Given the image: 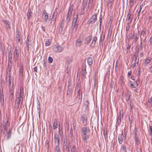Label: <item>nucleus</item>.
I'll use <instances>...</instances> for the list:
<instances>
[{"label": "nucleus", "mask_w": 152, "mask_h": 152, "mask_svg": "<svg viewBox=\"0 0 152 152\" xmlns=\"http://www.w3.org/2000/svg\"><path fill=\"white\" fill-rule=\"evenodd\" d=\"M80 85L78 84L77 86V88L76 89V91L77 90L78 94L77 97L78 98V102L79 103H81L82 98V92L80 91Z\"/></svg>", "instance_id": "2"}, {"label": "nucleus", "mask_w": 152, "mask_h": 152, "mask_svg": "<svg viewBox=\"0 0 152 152\" xmlns=\"http://www.w3.org/2000/svg\"><path fill=\"white\" fill-rule=\"evenodd\" d=\"M93 0H89L88 4V8L89 9V10H91V7L92 6L93 3Z\"/></svg>", "instance_id": "33"}, {"label": "nucleus", "mask_w": 152, "mask_h": 152, "mask_svg": "<svg viewBox=\"0 0 152 152\" xmlns=\"http://www.w3.org/2000/svg\"><path fill=\"white\" fill-rule=\"evenodd\" d=\"M137 129L135 127L134 129V136H137Z\"/></svg>", "instance_id": "62"}, {"label": "nucleus", "mask_w": 152, "mask_h": 152, "mask_svg": "<svg viewBox=\"0 0 152 152\" xmlns=\"http://www.w3.org/2000/svg\"><path fill=\"white\" fill-rule=\"evenodd\" d=\"M89 129L88 128L86 127H83L82 129V134L83 135H87V134L89 132Z\"/></svg>", "instance_id": "15"}, {"label": "nucleus", "mask_w": 152, "mask_h": 152, "mask_svg": "<svg viewBox=\"0 0 152 152\" xmlns=\"http://www.w3.org/2000/svg\"><path fill=\"white\" fill-rule=\"evenodd\" d=\"M97 38L96 36L94 37L92 41L91 44L90 45V46L91 47L94 48L95 45L96 43L97 40Z\"/></svg>", "instance_id": "16"}, {"label": "nucleus", "mask_w": 152, "mask_h": 152, "mask_svg": "<svg viewBox=\"0 0 152 152\" xmlns=\"http://www.w3.org/2000/svg\"><path fill=\"white\" fill-rule=\"evenodd\" d=\"M103 135L104 136V138L105 140L107 138V129H105L104 130V132Z\"/></svg>", "instance_id": "39"}, {"label": "nucleus", "mask_w": 152, "mask_h": 152, "mask_svg": "<svg viewBox=\"0 0 152 152\" xmlns=\"http://www.w3.org/2000/svg\"><path fill=\"white\" fill-rule=\"evenodd\" d=\"M134 137L135 140V144L136 145H137L140 143L139 139L138 137L136 136H134Z\"/></svg>", "instance_id": "37"}, {"label": "nucleus", "mask_w": 152, "mask_h": 152, "mask_svg": "<svg viewBox=\"0 0 152 152\" xmlns=\"http://www.w3.org/2000/svg\"><path fill=\"white\" fill-rule=\"evenodd\" d=\"M32 12L31 10L29 9L27 13V16L28 18V20L30 18L31 16H32Z\"/></svg>", "instance_id": "25"}, {"label": "nucleus", "mask_w": 152, "mask_h": 152, "mask_svg": "<svg viewBox=\"0 0 152 152\" xmlns=\"http://www.w3.org/2000/svg\"><path fill=\"white\" fill-rule=\"evenodd\" d=\"M23 97H21L20 96H18L16 95V101L17 102V103L18 104V107H19L20 104L21 107L23 103Z\"/></svg>", "instance_id": "8"}, {"label": "nucleus", "mask_w": 152, "mask_h": 152, "mask_svg": "<svg viewBox=\"0 0 152 152\" xmlns=\"http://www.w3.org/2000/svg\"><path fill=\"white\" fill-rule=\"evenodd\" d=\"M11 76H9V88L10 89L12 87V84H13V83H12L11 80L10 79Z\"/></svg>", "instance_id": "43"}, {"label": "nucleus", "mask_w": 152, "mask_h": 152, "mask_svg": "<svg viewBox=\"0 0 152 152\" xmlns=\"http://www.w3.org/2000/svg\"><path fill=\"white\" fill-rule=\"evenodd\" d=\"M139 34V31H138L137 34H136L135 35V39H134V42H136L138 39Z\"/></svg>", "instance_id": "46"}, {"label": "nucleus", "mask_w": 152, "mask_h": 152, "mask_svg": "<svg viewBox=\"0 0 152 152\" xmlns=\"http://www.w3.org/2000/svg\"><path fill=\"white\" fill-rule=\"evenodd\" d=\"M121 149L124 151V152H127L126 148V146H123L122 147Z\"/></svg>", "instance_id": "51"}, {"label": "nucleus", "mask_w": 152, "mask_h": 152, "mask_svg": "<svg viewBox=\"0 0 152 152\" xmlns=\"http://www.w3.org/2000/svg\"><path fill=\"white\" fill-rule=\"evenodd\" d=\"M139 49L138 48L133 53V58L134 59V60L136 58H138V55L139 53Z\"/></svg>", "instance_id": "20"}, {"label": "nucleus", "mask_w": 152, "mask_h": 152, "mask_svg": "<svg viewBox=\"0 0 152 152\" xmlns=\"http://www.w3.org/2000/svg\"><path fill=\"white\" fill-rule=\"evenodd\" d=\"M102 15H101L99 18V26H101L102 23Z\"/></svg>", "instance_id": "59"}, {"label": "nucleus", "mask_w": 152, "mask_h": 152, "mask_svg": "<svg viewBox=\"0 0 152 152\" xmlns=\"http://www.w3.org/2000/svg\"><path fill=\"white\" fill-rule=\"evenodd\" d=\"M72 86H68L67 90V94L70 95L72 93Z\"/></svg>", "instance_id": "26"}, {"label": "nucleus", "mask_w": 152, "mask_h": 152, "mask_svg": "<svg viewBox=\"0 0 152 152\" xmlns=\"http://www.w3.org/2000/svg\"><path fill=\"white\" fill-rule=\"evenodd\" d=\"M54 139L55 144L56 145H60L59 137L58 134L56 133L54 134Z\"/></svg>", "instance_id": "13"}, {"label": "nucleus", "mask_w": 152, "mask_h": 152, "mask_svg": "<svg viewBox=\"0 0 152 152\" xmlns=\"http://www.w3.org/2000/svg\"><path fill=\"white\" fill-rule=\"evenodd\" d=\"M0 98L1 102L2 103L4 102V94L3 92V90H2L0 93Z\"/></svg>", "instance_id": "19"}, {"label": "nucleus", "mask_w": 152, "mask_h": 152, "mask_svg": "<svg viewBox=\"0 0 152 152\" xmlns=\"http://www.w3.org/2000/svg\"><path fill=\"white\" fill-rule=\"evenodd\" d=\"M5 120L6 122H5L3 124V128L4 129V130H5L6 132H7V126L8 125L9 121L8 118H7V119L6 118L5 119Z\"/></svg>", "instance_id": "17"}, {"label": "nucleus", "mask_w": 152, "mask_h": 152, "mask_svg": "<svg viewBox=\"0 0 152 152\" xmlns=\"http://www.w3.org/2000/svg\"><path fill=\"white\" fill-rule=\"evenodd\" d=\"M59 132L58 133L59 135L60 136H62L63 134L62 132V126H60V125H59Z\"/></svg>", "instance_id": "38"}, {"label": "nucleus", "mask_w": 152, "mask_h": 152, "mask_svg": "<svg viewBox=\"0 0 152 152\" xmlns=\"http://www.w3.org/2000/svg\"><path fill=\"white\" fill-rule=\"evenodd\" d=\"M91 37L90 36L87 37L85 39V43L86 44L89 43L91 41Z\"/></svg>", "instance_id": "24"}, {"label": "nucleus", "mask_w": 152, "mask_h": 152, "mask_svg": "<svg viewBox=\"0 0 152 152\" xmlns=\"http://www.w3.org/2000/svg\"><path fill=\"white\" fill-rule=\"evenodd\" d=\"M129 23H127L126 25V33L127 32V31H129L130 28V26L129 25Z\"/></svg>", "instance_id": "44"}, {"label": "nucleus", "mask_w": 152, "mask_h": 152, "mask_svg": "<svg viewBox=\"0 0 152 152\" xmlns=\"http://www.w3.org/2000/svg\"><path fill=\"white\" fill-rule=\"evenodd\" d=\"M19 31H17L16 32V37L18 40V41H17V42H20L21 43V41L20 40V36L19 34Z\"/></svg>", "instance_id": "30"}, {"label": "nucleus", "mask_w": 152, "mask_h": 152, "mask_svg": "<svg viewBox=\"0 0 152 152\" xmlns=\"http://www.w3.org/2000/svg\"><path fill=\"white\" fill-rule=\"evenodd\" d=\"M133 17V15L131 14V12L129 10L127 15V19L128 20V23H131Z\"/></svg>", "instance_id": "14"}, {"label": "nucleus", "mask_w": 152, "mask_h": 152, "mask_svg": "<svg viewBox=\"0 0 152 152\" xmlns=\"http://www.w3.org/2000/svg\"><path fill=\"white\" fill-rule=\"evenodd\" d=\"M13 84H12V87L10 89H9V91L10 92V95L9 96V99L10 100L11 102L13 101V98L14 97V87Z\"/></svg>", "instance_id": "7"}, {"label": "nucleus", "mask_w": 152, "mask_h": 152, "mask_svg": "<svg viewBox=\"0 0 152 152\" xmlns=\"http://www.w3.org/2000/svg\"><path fill=\"white\" fill-rule=\"evenodd\" d=\"M73 8V5L72 4L70 7L67 14L66 21L68 23L72 15V12Z\"/></svg>", "instance_id": "3"}, {"label": "nucleus", "mask_w": 152, "mask_h": 152, "mask_svg": "<svg viewBox=\"0 0 152 152\" xmlns=\"http://www.w3.org/2000/svg\"><path fill=\"white\" fill-rule=\"evenodd\" d=\"M63 148L66 146H68V144L67 143V139L64 138V141L63 142Z\"/></svg>", "instance_id": "35"}, {"label": "nucleus", "mask_w": 152, "mask_h": 152, "mask_svg": "<svg viewBox=\"0 0 152 152\" xmlns=\"http://www.w3.org/2000/svg\"><path fill=\"white\" fill-rule=\"evenodd\" d=\"M71 147V143L70 142H69L68 143V146L63 148L66 152H72Z\"/></svg>", "instance_id": "12"}, {"label": "nucleus", "mask_w": 152, "mask_h": 152, "mask_svg": "<svg viewBox=\"0 0 152 152\" xmlns=\"http://www.w3.org/2000/svg\"><path fill=\"white\" fill-rule=\"evenodd\" d=\"M56 21V20H54L52 19V20L50 23V24L53 27L54 25H55V23Z\"/></svg>", "instance_id": "48"}, {"label": "nucleus", "mask_w": 152, "mask_h": 152, "mask_svg": "<svg viewBox=\"0 0 152 152\" xmlns=\"http://www.w3.org/2000/svg\"><path fill=\"white\" fill-rule=\"evenodd\" d=\"M80 121L82 122L83 125L85 126L87 125V119L86 115L83 114L82 115L80 118Z\"/></svg>", "instance_id": "9"}, {"label": "nucleus", "mask_w": 152, "mask_h": 152, "mask_svg": "<svg viewBox=\"0 0 152 152\" xmlns=\"http://www.w3.org/2000/svg\"><path fill=\"white\" fill-rule=\"evenodd\" d=\"M26 45L28 48L27 50H28L29 48V46L31 44V42L30 41L29 39H28V37L27 38L26 41Z\"/></svg>", "instance_id": "27"}, {"label": "nucleus", "mask_w": 152, "mask_h": 152, "mask_svg": "<svg viewBox=\"0 0 152 152\" xmlns=\"http://www.w3.org/2000/svg\"><path fill=\"white\" fill-rule=\"evenodd\" d=\"M72 152H77V150L75 145H73L72 147Z\"/></svg>", "instance_id": "49"}, {"label": "nucleus", "mask_w": 152, "mask_h": 152, "mask_svg": "<svg viewBox=\"0 0 152 152\" xmlns=\"http://www.w3.org/2000/svg\"><path fill=\"white\" fill-rule=\"evenodd\" d=\"M152 37H150V39H149V40L148 41V42L149 43V44L151 45L152 44Z\"/></svg>", "instance_id": "64"}, {"label": "nucleus", "mask_w": 152, "mask_h": 152, "mask_svg": "<svg viewBox=\"0 0 152 152\" xmlns=\"http://www.w3.org/2000/svg\"><path fill=\"white\" fill-rule=\"evenodd\" d=\"M87 63L89 65H91L93 63V59L91 57H89L87 59Z\"/></svg>", "instance_id": "29"}, {"label": "nucleus", "mask_w": 152, "mask_h": 152, "mask_svg": "<svg viewBox=\"0 0 152 152\" xmlns=\"http://www.w3.org/2000/svg\"><path fill=\"white\" fill-rule=\"evenodd\" d=\"M82 138L86 143H87V140L89 138V136L87 135L82 134Z\"/></svg>", "instance_id": "18"}, {"label": "nucleus", "mask_w": 152, "mask_h": 152, "mask_svg": "<svg viewBox=\"0 0 152 152\" xmlns=\"http://www.w3.org/2000/svg\"><path fill=\"white\" fill-rule=\"evenodd\" d=\"M48 61L50 63H52L53 61V58L50 57H49L48 58Z\"/></svg>", "instance_id": "57"}, {"label": "nucleus", "mask_w": 152, "mask_h": 152, "mask_svg": "<svg viewBox=\"0 0 152 152\" xmlns=\"http://www.w3.org/2000/svg\"><path fill=\"white\" fill-rule=\"evenodd\" d=\"M131 47V44L130 43H129L126 47V49L127 50V52H128V50H129L130 49Z\"/></svg>", "instance_id": "53"}, {"label": "nucleus", "mask_w": 152, "mask_h": 152, "mask_svg": "<svg viewBox=\"0 0 152 152\" xmlns=\"http://www.w3.org/2000/svg\"><path fill=\"white\" fill-rule=\"evenodd\" d=\"M139 77H138V78L136 80V85H137V86H138V85L139 84V83H140V79H139Z\"/></svg>", "instance_id": "55"}, {"label": "nucleus", "mask_w": 152, "mask_h": 152, "mask_svg": "<svg viewBox=\"0 0 152 152\" xmlns=\"http://www.w3.org/2000/svg\"><path fill=\"white\" fill-rule=\"evenodd\" d=\"M78 16V14H76V15H74L72 23V28L73 30H75V31L76 30L78 27V21L77 20Z\"/></svg>", "instance_id": "1"}, {"label": "nucleus", "mask_w": 152, "mask_h": 152, "mask_svg": "<svg viewBox=\"0 0 152 152\" xmlns=\"http://www.w3.org/2000/svg\"><path fill=\"white\" fill-rule=\"evenodd\" d=\"M23 88H22V90L21 89H20V94H19V95L18 96H20L21 97H23Z\"/></svg>", "instance_id": "47"}, {"label": "nucleus", "mask_w": 152, "mask_h": 152, "mask_svg": "<svg viewBox=\"0 0 152 152\" xmlns=\"http://www.w3.org/2000/svg\"><path fill=\"white\" fill-rule=\"evenodd\" d=\"M64 23V20H62V22L61 24V25H60V27L63 28Z\"/></svg>", "instance_id": "56"}, {"label": "nucleus", "mask_w": 152, "mask_h": 152, "mask_svg": "<svg viewBox=\"0 0 152 152\" xmlns=\"http://www.w3.org/2000/svg\"><path fill=\"white\" fill-rule=\"evenodd\" d=\"M54 52L56 53L61 52L63 50L64 48L59 45H55L53 48Z\"/></svg>", "instance_id": "5"}, {"label": "nucleus", "mask_w": 152, "mask_h": 152, "mask_svg": "<svg viewBox=\"0 0 152 152\" xmlns=\"http://www.w3.org/2000/svg\"><path fill=\"white\" fill-rule=\"evenodd\" d=\"M130 98V95L129 94H127V96L126 97V100L127 101L129 100Z\"/></svg>", "instance_id": "60"}, {"label": "nucleus", "mask_w": 152, "mask_h": 152, "mask_svg": "<svg viewBox=\"0 0 152 152\" xmlns=\"http://www.w3.org/2000/svg\"><path fill=\"white\" fill-rule=\"evenodd\" d=\"M19 56V48L16 47H15L14 53L13 55V59L15 62L17 61Z\"/></svg>", "instance_id": "4"}, {"label": "nucleus", "mask_w": 152, "mask_h": 152, "mask_svg": "<svg viewBox=\"0 0 152 152\" xmlns=\"http://www.w3.org/2000/svg\"><path fill=\"white\" fill-rule=\"evenodd\" d=\"M82 71H86V65H84L82 69Z\"/></svg>", "instance_id": "58"}, {"label": "nucleus", "mask_w": 152, "mask_h": 152, "mask_svg": "<svg viewBox=\"0 0 152 152\" xmlns=\"http://www.w3.org/2000/svg\"><path fill=\"white\" fill-rule=\"evenodd\" d=\"M87 2H85L82 1V7H86Z\"/></svg>", "instance_id": "61"}, {"label": "nucleus", "mask_w": 152, "mask_h": 152, "mask_svg": "<svg viewBox=\"0 0 152 152\" xmlns=\"http://www.w3.org/2000/svg\"><path fill=\"white\" fill-rule=\"evenodd\" d=\"M42 19L45 22H47L48 19V15L46 10H44L43 11L42 15Z\"/></svg>", "instance_id": "10"}, {"label": "nucleus", "mask_w": 152, "mask_h": 152, "mask_svg": "<svg viewBox=\"0 0 152 152\" xmlns=\"http://www.w3.org/2000/svg\"><path fill=\"white\" fill-rule=\"evenodd\" d=\"M12 133V128L9 129L6 134L4 136V139L5 140H8L10 139L11 137Z\"/></svg>", "instance_id": "6"}, {"label": "nucleus", "mask_w": 152, "mask_h": 152, "mask_svg": "<svg viewBox=\"0 0 152 152\" xmlns=\"http://www.w3.org/2000/svg\"><path fill=\"white\" fill-rule=\"evenodd\" d=\"M2 22L5 24L7 26L6 27L7 28H10V22L7 20H3Z\"/></svg>", "instance_id": "21"}, {"label": "nucleus", "mask_w": 152, "mask_h": 152, "mask_svg": "<svg viewBox=\"0 0 152 152\" xmlns=\"http://www.w3.org/2000/svg\"><path fill=\"white\" fill-rule=\"evenodd\" d=\"M82 44V41L80 39H78L76 42V45L77 46H80Z\"/></svg>", "instance_id": "41"}, {"label": "nucleus", "mask_w": 152, "mask_h": 152, "mask_svg": "<svg viewBox=\"0 0 152 152\" xmlns=\"http://www.w3.org/2000/svg\"><path fill=\"white\" fill-rule=\"evenodd\" d=\"M123 78L124 77L123 76H121L120 77V83L121 85H122L123 83Z\"/></svg>", "instance_id": "50"}, {"label": "nucleus", "mask_w": 152, "mask_h": 152, "mask_svg": "<svg viewBox=\"0 0 152 152\" xmlns=\"http://www.w3.org/2000/svg\"><path fill=\"white\" fill-rule=\"evenodd\" d=\"M151 58L148 57L146 59L144 63V64L146 66L151 61Z\"/></svg>", "instance_id": "28"}, {"label": "nucleus", "mask_w": 152, "mask_h": 152, "mask_svg": "<svg viewBox=\"0 0 152 152\" xmlns=\"http://www.w3.org/2000/svg\"><path fill=\"white\" fill-rule=\"evenodd\" d=\"M23 71V66H21L19 69L20 75L22 76Z\"/></svg>", "instance_id": "42"}, {"label": "nucleus", "mask_w": 152, "mask_h": 152, "mask_svg": "<svg viewBox=\"0 0 152 152\" xmlns=\"http://www.w3.org/2000/svg\"><path fill=\"white\" fill-rule=\"evenodd\" d=\"M50 40L49 39H48L45 42V45L46 46H48L50 45Z\"/></svg>", "instance_id": "52"}, {"label": "nucleus", "mask_w": 152, "mask_h": 152, "mask_svg": "<svg viewBox=\"0 0 152 152\" xmlns=\"http://www.w3.org/2000/svg\"><path fill=\"white\" fill-rule=\"evenodd\" d=\"M134 0H131L130 3V7H132L134 5Z\"/></svg>", "instance_id": "54"}, {"label": "nucleus", "mask_w": 152, "mask_h": 152, "mask_svg": "<svg viewBox=\"0 0 152 152\" xmlns=\"http://www.w3.org/2000/svg\"><path fill=\"white\" fill-rule=\"evenodd\" d=\"M97 19V17L96 14L95 15H93L91 18L88 20V24H93L94 23L96 19Z\"/></svg>", "instance_id": "11"}, {"label": "nucleus", "mask_w": 152, "mask_h": 152, "mask_svg": "<svg viewBox=\"0 0 152 152\" xmlns=\"http://www.w3.org/2000/svg\"><path fill=\"white\" fill-rule=\"evenodd\" d=\"M57 10V8H56L55 10V12L53 13L52 19L54 20H56V18H57V13L56 12V10Z\"/></svg>", "instance_id": "23"}, {"label": "nucleus", "mask_w": 152, "mask_h": 152, "mask_svg": "<svg viewBox=\"0 0 152 152\" xmlns=\"http://www.w3.org/2000/svg\"><path fill=\"white\" fill-rule=\"evenodd\" d=\"M86 71H82L81 72V77L82 79H84L85 78Z\"/></svg>", "instance_id": "36"}, {"label": "nucleus", "mask_w": 152, "mask_h": 152, "mask_svg": "<svg viewBox=\"0 0 152 152\" xmlns=\"http://www.w3.org/2000/svg\"><path fill=\"white\" fill-rule=\"evenodd\" d=\"M145 33L146 32H145V29H143L142 31V32L141 33V34H142L143 36L145 34Z\"/></svg>", "instance_id": "63"}, {"label": "nucleus", "mask_w": 152, "mask_h": 152, "mask_svg": "<svg viewBox=\"0 0 152 152\" xmlns=\"http://www.w3.org/2000/svg\"><path fill=\"white\" fill-rule=\"evenodd\" d=\"M70 137L71 138H73V130L72 128H71L70 131Z\"/></svg>", "instance_id": "45"}, {"label": "nucleus", "mask_w": 152, "mask_h": 152, "mask_svg": "<svg viewBox=\"0 0 152 152\" xmlns=\"http://www.w3.org/2000/svg\"><path fill=\"white\" fill-rule=\"evenodd\" d=\"M123 134H122L118 137V141L120 144H121L122 143L123 141L122 136Z\"/></svg>", "instance_id": "34"}, {"label": "nucleus", "mask_w": 152, "mask_h": 152, "mask_svg": "<svg viewBox=\"0 0 152 152\" xmlns=\"http://www.w3.org/2000/svg\"><path fill=\"white\" fill-rule=\"evenodd\" d=\"M58 125L57 121L56 119H55V120L54 121L53 124V129L54 130H55L56 129Z\"/></svg>", "instance_id": "32"}, {"label": "nucleus", "mask_w": 152, "mask_h": 152, "mask_svg": "<svg viewBox=\"0 0 152 152\" xmlns=\"http://www.w3.org/2000/svg\"><path fill=\"white\" fill-rule=\"evenodd\" d=\"M60 145H56L55 148V152H61Z\"/></svg>", "instance_id": "31"}, {"label": "nucleus", "mask_w": 152, "mask_h": 152, "mask_svg": "<svg viewBox=\"0 0 152 152\" xmlns=\"http://www.w3.org/2000/svg\"><path fill=\"white\" fill-rule=\"evenodd\" d=\"M12 54H8V62H12Z\"/></svg>", "instance_id": "40"}, {"label": "nucleus", "mask_w": 152, "mask_h": 152, "mask_svg": "<svg viewBox=\"0 0 152 152\" xmlns=\"http://www.w3.org/2000/svg\"><path fill=\"white\" fill-rule=\"evenodd\" d=\"M12 62H8L7 69V71L10 72H10L11 70V69L12 66Z\"/></svg>", "instance_id": "22"}]
</instances>
